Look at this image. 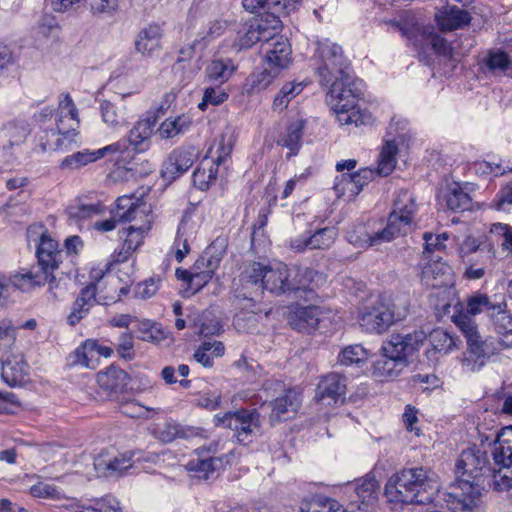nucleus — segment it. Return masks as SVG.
<instances>
[{"mask_svg":"<svg viewBox=\"0 0 512 512\" xmlns=\"http://www.w3.org/2000/svg\"><path fill=\"white\" fill-rule=\"evenodd\" d=\"M438 489L433 471L415 467L392 475L385 485V495L391 503L427 504L432 502Z\"/></svg>","mask_w":512,"mask_h":512,"instance_id":"1","label":"nucleus"},{"mask_svg":"<svg viewBox=\"0 0 512 512\" xmlns=\"http://www.w3.org/2000/svg\"><path fill=\"white\" fill-rule=\"evenodd\" d=\"M327 86H330L327 102L336 113L340 124L359 126L371 122L370 113L357 109L358 96L349 86V75L343 80L336 78Z\"/></svg>","mask_w":512,"mask_h":512,"instance_id":"2","label":"nucleus"},{"mask_svg":"<svg viewBox=\"0 0 512 512\" xmlns=\"http://www.w3.org/2000/svg\"><path fill=\"white\" fill-rule=\"evenodd\" d=\"M57 130H51L53 143H44L52 151H70L78 146L77 127L79 125L78 110L71 97L66 94L59 101L56 114Z\"/></svg>","mask_w":512,"mask_h":512,"instance_id":"3","label":"nucleus"},{"mask_svg":"<svg viewBox=\"0 0 512 512\" xmlns=\"http://www.w3.org/2000/svg\"><path fill=\"white\" fill-rule=\"evenodd\" d=\"M405 317L390 300L378 298L366 304L359 313L360 326L369 333L381 334Z\"/></svg>","mask_w":512,"mask_h":512,"instance_id":"4","label":"nucleus"},{"mask_svg":"<svg viewBox=\"0 0 512 512\" xmlns=\"http://www.w3.org/2000/svg\"><path fill=\"white\" fill-rule=\"evenodd\" d=\"M443 499L454 512H472L482 504V487L479 482L459 477L448 486Z\"/></svg>","mask_w":512,"mask_h":512,"instance_id":"5","label":"nucleus"},{"mask_svg":"<svg viewBox=\"0 0 512 512\" xmlns=\"http://www.w3.org/2000/svg\"><path fill=\"white\" fill-rule=\"evenodd\" d=\"M493 459L499 469L494 472L492 486L494 490L506 491L512 488V426L505 427L497 437V446Z\"/></svg>","mask_w":512,"mask_h":512,"instance_id":"6","label":"nucleus"},{"mask_svg":"<svg viewBox=\"0 0 512 512\" xmlns=\"http://www.w3.org/2000/svg\"><path fill=\"white\" fill-rule=\"evenodd\" d=\"M227 243L224 238H216L203 252L193 266V275L189 288L193 292L202 289L213 277L226 252Z\"/></svg>","mask_w":512,"mask_h":512,"instance_id":"7","label":"nucleus"},{"mask_svg":"<svg viewBox=\"0 0 512 512\" xmlns=\"http://www.w3.org/2000/svg\"><path fill=\"white\" fill-rule=\"evenodd\" d=\"M317 51L321 60V64L317 67V73L322 85H328L336 78L343 80L348 76V64L339 45L324 40L319 42Z\"/></svg>","mask_w":512,"mask_h":512,"instance_id":"8","label":"nucleus"},{"mask_svg":"<svg viewBox=\"0 0 512 512\" xmlns=\"http://www.w3.org/2000/svg\"><path fill=\"white\" fill-rule=\"evenodd\" d=\"M464 334L469 352L477 359H488L504 350L503 343L495 336H483L475 322L466 315L456 321Z\"/></svg>","mask_w":512,"mask_h":512,"instance_id":"9","label":"nucleus"},{"mask_svg":"<svg viewBox=\"0 0 512 512\" xmlns=\"http://www.w3.org/2000/svg\"><path fill=\"white\" fill-rule=\"evenodd\" d=\"M216 424L235 432L237 441L247 445L251 436L260 431L262 423L257 409H240L228 412L222 417H215Z\"/></svg>","mask_w":512,"mask_h":512,"instance_id":"10","label":"nucleus"},{"mask_svg":"<svg viewBox=\"0 0 512 512\" xmlns=\"http://www.w3.org/2000/svg\"><path fill=\"white\" fill-rule=\"evenodd\" d=\"M153 208L143 194L123 195L116 200L115 217L119 222H135L134 225L148 224L152 228L154 222Z\"/></svg>","mask_w":512,"mask_h":512,"instance_id":"11","label":"nucleus"},{"mask_svg":"<svg viewBox=\"0 0 512 512\" xmlns=\"http://www.w3.org/2000/svg\"><path fill=\"white\" fill-rule=\"evenodd\" d=\"M393 27L401 32L408 39H414L416 45H420L423 49L431 48L434 53L443 57H451L452 49L450 44L437 33L433 28L425 27L421 31L414 24L406 22H394Z\"/></svg>","mask_w":512,"mask_h":512,"instance_id":"12","label":"nucleus"},{"mask_svg":"<svg viewBox=\"0 0 512 512\" xmlns=\"http://www.w3.org/2000/svg\"><path fill=\"white\" fill-rule=\"evenodd\" d=\"M266 266L254 262L245 272V280L242 288L237 291L233 298L235 306L242 308L254 307L255 299L263 293Z\"/></svg>","mask_w":512,"mask_h":512,"instance_id":"13","label":"nucleus"},{"mask_svg":"<svg viewBox=\"0 0 512 512\" xmlns=\"http://www.w3.org/2000/svg\"><path fill=\"white\" fill-rule=\"evenodd\" d=\"M427 335L423 330H416L408 334H393L384 342L382 352L391 357L403 360L408 366V358L423 345Z\"/></svg>","mask_w":512,"mask_h":512,"instance_id":"14","label":"nucleus"},{"mask_svg":"<svg viewBox=\"0 0 512 512\" xmlns=\"http://www.w3.org/2000/svg\"><path fill=\"white\" fill-rule=\"evenodd\" d=\"M415 227L414 219H411L409 216L390 212L386 227L373 235H367L364 239L356 240V242H360L363 245L366 244L367 246L380 245L397 237L407 235L412 232Z\"/></svg>","mask_w":512,"mask_h":512,"instance_id":"15","label":"nucleus"},{"mask_svg":"<svg viewBox=\"0 0 512 512\" xmlns=\"http://www.w3.org/2000/svg\"><path fill=\"white\" fill-rule=\"evenodd\" d=\"M415 227L414 219H411L409 216L390 212L386 227L373 235H367L364 239L356 240V242H360L363 245L366 244L367 246L380 245L397 237L407 235L412 232Z\"/></svg>","mask_w":512,"mask_h":512,"instance_id":"16","label":"nucleus"},{"mask_svg":"<svg viewBox=\"0 0 512 512\" xmlns=\"http://www.w3.org/2000/svg\"><path fill=\"white\" fill-rule=\"evenodd\" d=\"M270 408L269 423L275 426L277 423L293 419L301 406L300 394L294 390H287L268 404H262L261 408Z\"/></svg>","mask_w":512,"mask_h":512,"instance_id":"17","label":"nucleus"},{"mask_svg":"<svg viewBox=\"0 0 512 512\" xmlns=\"http://www.w3.org/2000/svg\"><path fill=\"white\" fill-rule=\"evenodd\" d=\"M486 464V453L469 448L462 451L456 463V473L461 478L467 476L466 479L472 478L471 481L479 482V477L486 468Z\"/></svg>","mask_w":512,"mask_h":512,"instance_id":"18","label":"nucleus"},{"mask_svg":"<svg viewBox=\"0 0 512 512\" xmlns=\"http://www.w3.org/2000/svg\"><path fill=\"white\" fill-rule=\"evenodd\" d=\"M199 228V221L191 214L182 217L174 241L175 258L179 263L189 254L190 243L196 239Z\"/></svg>","mask_w":512,"mask_h":512,"instance_id":"19","label":"nucleus"},{"mask_svg":"<svg viewBox=\"0 0 512 512\" xmlns=\"http://www.w3.org/2000/svg\"><path fill=\"white\" fill-rule=\"evenodd\" d=\"M36 255L43 274H48L57 269L63 261L64 251L59 249L57 241L43 233L37 247Z\"/></svg>","mask_w":512,"mask_h":512,"instance_id":"20","label":"nucleus"},{"mask_svg":"<svg viewBox=\"0 0 512 512\" xmlns=\"http://www.w3.org/2000/svg\"><path fill=\"white\" fill-rule=\"evenodd\" d=\"M374 177V172L371 169L365 168L353 174L345 173L338 180L334 189L339 196H347L349 199L357 196Z\"/></svg>","mask_w":512,"mask_h":512,"instance_id":"21","label":"nucleus"},{"mask_svg":"<svg viewBox=\"0 0 512 512\" xmlns=\"http://www.w3.org/2000/svg\"><path fill=\"white\" fill-rule=\"evenodd\" d=\"M1 376L11 387L22 386L29 380V365L22 355H9L2 362Z\"/></svg>","mask_w":512,"mask_h":512,"instance_id":"22","label":"nucleus"},{"mask_svg":"<svg viewBox=\"0 0 512 512\" xmlns=\"http://www.w3.org/2000/svg\"><path fill=\"white\" fill-rule=\"evenodd\" d=\"M290 270L289 293L304 292L305 294H312L314 286H318L325 281L324 276L312 268L295 266Z\"/></svg>","mask_w":512,"mask_h":512,"instance_id":"23","label":"nucleus"},{"mask_svg":"<svg viewBox=\"0 0 512 512\" xmlns=\"http://www.w3.org/2000/svg\"><path fill=\"white\" fill-rule=\"evenodd\" d=\"M197 156L194 147H183L174 150L164 164V176L175 179L193 165Z\"/></svg>","mask_w":512,"mask_h":512,"instance_id":"24","label":"nucleus"},{"mask_svg":"<svg viewBox=\"0 0 512 512\" xmlns=\"http://www.w3.org/2000/svg\"><path fill=\"white\" fill-rule=\"evenodd\" d=\"M346 381L338 373H330L322 378L317 386V398L327 404H336L345 395Z\"/></svg>","mask_w":512,"mask_h":512,"instance_id":"25","label":"nucleus"},{"mask_svg":"<svg viewBox=\"0 0 512 512\" xmlns=\"http://www.w3.org/2000/svg\"><path fill=\"white\" fill-rule=\"evenodd\" d=\"M452 281L453 275L451 267L444 262L439 260L429 261L422 269L421 282L427 287H446L450 285Z\"/></svg>","mask_w":512,"mask_h":512,"instance_id":"26","label":"nucleus"},{"mask_svg":"<svg viewBox=\"0 0 512 512\" xmlns=\"http://www.w3.org/2000/svg\"><path fill=\"white\" fill-rule=\"evenodd\" d=\"M155 126V119L148 117L139 119L128 132V144L137 153L146 152L151 145V137Z\"/></svg>","mask_w":512,"mask_h":512,"instance_id":"27","label":"nucleus"},{"mask_svg":"<svg viewBox=\"0 0 512 512\" xmlns=\"http://www.w3.org/2000/svg\"><path fill=\"white\" fill-rule=\"evenodd\" d=\"M265 58L264 63L282 71L287 68L290 63L291 47L288 39L284 36H279L273 42L264 48Z\"/></svg>","mask_w":512,"mask_h":512,"instance_id":"28","label":"nucleus"},{"mask_svg":"<svg viewBox=\"0 0 512 512\" xmlns=\"http://www.w3.org/2000/svg\"><path fill=\"white\" fill-rule=\"evenodd\" d=\"M291 270L284 263L275 266H266L263 290L280 295L289 292V278Z\"/></svg>","mask_w":512,"mask_h":512,"instance_id":"29","label":"nucleus"},{"mask_svg":"<svg viewBox=\"0 0 512 512\" xmlns=\"http://www.w3.org/2000/svg\"><path fill=\"white\" fill-rule=\"evenodd\" d=\"M163 31L158 25H149L143 28L135 40V49L144 57H151L161 50Z\"/></svg>","mask_w":512,"mask_h":512,"instance_id":"30","label":"nucleus"},{"mask_svg":"<svg viewBox=\"0 0 512 512\" xmlns=\"http://www.w3.org/2000/svg\"><path fill=\"white\" fill-rule=\"evenodd\" d=\"M406 367L403 360L383 352L373 363L372 375L378 381H390L397 378Z\"/></svg>","mask_w":512,"mask_h":512,"instance_id":"31","label":"nucleus"},{"mask_svg":"<svg viewBox=\"0 0 512 512\" xmlns=\"http://www.w3.org/2000/svg\"><path fill=\"white\" fill-rule=\"evenodd\" d=\"M320 309L317 306L297 308L290 316V324L299 331L310 332L319 324Z\"/></svg>","mask_w":512,"mask_h":512,"instance_id":"32","label":"nucleus"},{"mask_svg":"<svg viewBox=\"0 0 512 512\" xmlns=\"http://www.w3.org/2000/svg\"><path fill=\"white\" fill-rule=\"evenodd\" d=\"M280 70L271 67L263 62V70L252 73L245 81L244 90L248 94L266 89L273 80L280 74Z\"/></svg>","mask_w":512,"mask_h":512,"instance_id":"33","label":"nucleus"},{"mask_svg":"<svg viewBox=\"0 0 512 512\" xmlns=\"http://www.w3.org/2000/svg\"><path fill=\"white\" fill-rule=\"evenodd\" d=\"M48 279L52 282L55 278L51 273L44 274V276H42L25 269L15 272L9 276V282L14 287L24 292L30 291L34 287L44 284Z\"/></svg>","mask_w":512,"mask_h":512,"instance_id":"34","label":"nucleus"},{"mask_svg":"<svg viewBox=\"0 0 512 512\" xmlns=\"http://www.w3.org/2000/svg\"><path fill=\"white\" fill-rule=\"evenodd\" d=\"M191 125L192 118L189 115L169 117L160 124L157 134L161 139H171L187 131Z\"/></svg>","mask_w":512,"mask_h":512,"instance_id":"35","label":"nucleus"},{"mask_svg":"<svg viewBox=\"0 0 512 512\" xmlns=\"http://www.w3.org/2000/svg\"><path fill=\"white\" fill-rule=\"evenodd\" d=\"M442 201L447 209L454 212L468 210L471 207L472 199L458 184L449 186L442 194Z\"/></svg>","mask_w":512,"mask_h":512,"instance_id":"36","label":"nucleus"},{"mask_svg":"<svg viewBox=\"0 0 512 512\" xmlns=\"http://www.w3.org/2000/svg\"><path fill=\"white\" fill-rule=\"evenodd\" d=\"M127 382V373L115 366H110L97 374L98 385L106 391H118L125 387Z\"/></svg>","mask_w":512,"mask_h":512,"instance_id":"37","label":"nucleus"},{"mask_svg":"<svg viewBox=\"0 0 512 512\" xmlns=\"http://www.w3.org/2000/svg\"><path fill=\"white\" fill-rule=\"evenodd\" d=\"M484 62L491 73L512 78V60L504 51L499 49L489 51Z\"/></svg>","mask_w":512,"mask_h":512,"instance_id":"38","label":"nucleus"},{"mask_svg":"<svg viewBox=\"0 0 512 512\" xmlns=\"http://www.w3.org/2000/svg\"><path fill=\"white\" fill-rule=\"evenodd\" d=\"M304 127L305 121L297 119L287 126L286 132L279 139L278 143L290 150V156L296 154L300 148Z\"/></svg>","mask_w":512,"mask_h":512,"instance_id":"39","label":"nucleus"},{"mask_svg":"<svg viewBox=\"0 0 512 512\" xmlns=\"http://www.w3.org/2000/svg\"><path fill=\"white\" fill-rule=\"evenodd\" d=\"M235 67L231 60L214 59L206 67L209 81L223 84L232 76Z\"/></svg>","mask_w":512,"mask_h":512,"instance_id":"40","label":"nucleus"},{"mask_svg":"<svg viewBox=\"0 0 512 512\" xmlns=\"http://www.w3.org/2000/svg\"><path fill=\"white\" fill-rule=\"evenodd\" d=\"M431 349L427 350L428 356L435 353H448L456 347V340L441 328L434 329L429 334Z\"/></svg>","mask_w":512,"mask_h":512,"instance_id":"41","label":"nucleus"},{"mask_svg":"<svg viewBox=\"0 0 512 512\" xmlns=\"http://www.w3.org/2000/svg\"><path fill=\"white\" fill-rule=\"evenodd\" d=\"M220 465V460L217 458H206V459H191L187 465L186 468L190 472H194V477L202 480H209L211 479L218 466Z\"/></svg>","mask_w":512,"mask_h":512,"instance_id":"42","label":"nucleus"},{"mask_svg":"<svg viewBox=\"0 0 512 512\" xmlns=\"http://www.w3.org/2000/svg\"><path fill=\"white\" fill-rule=\"evenodd\" d=\"M240 311L234 316L233 324L235 328L240 332L250 333L256 329L257 326V313L259 308L257 307V299H255L254 307L242 308L236 306Z\"/></svg>","mask_w":512,"mask_h":512,"instance_id":"43","label":"nucleus"},{"mask_svg":"<svg viewBox=\"0 0 512 512\" xmlns=\"http://www.w3.org/2000/svg\"><path fill=\"white\" fill-rule=\"evenodd\" d=\"M28 135V129L24 124L9 123L0 130V141L3 149L24 142Z\"/></svg>","mask_w":512,"mask_h":512,"instance_id":"44","label":"nucleus"},{"mask_svg":"<svg viewBox=\"0 0 512 512\" xmlns=\"http://www.w3.org/2000/svg\"><path fill=\"white\" fill-rule=\"evenodd\" d=\"M391 212L398 215L409 216L411 219L415 220L417 205L414 195L408 190H399L393 201V210Z\"/></svg>","mask_w":512,"mask_h":512,"instance_id":"45","label":"nucleus"},{"mask_svg":"<svg viewBox=\"0 0 512 512\" xmlns=\"http://www.w3.org/2000/svg\"><path fill=\"white\" fill-rule=\"evenodd\" d=\"M398 147L394 141H386L379 155L377 173L381 176L391 174L396 165Z\"/></svg>","mask_w":512,"mask_h":512,"instance_id":"46","label":"nucleus"},{"mask_svg":"<svg viewBox=\"0 0 512 512\" xmlns=\"http://www.w3.org/2000/svg\"><path fill=\"white\" fill-rule=\"evenodd\" d=\"M354 491L362 504L373 503L376 499L379 484L374 477L365 476L353 484Z\"/></svg>","mask_w":512,"mask_h":512,"instance_id":"47","label":"nucleus"},{"mask_svg":"<svg viewBox=\"0 0 512 512\" xmlns=\"http://www.w3.org/2000/svg\"><path fill=\"white\" fill-rule=\"evenodd\" d=\"M337 238V230L334 227L317 229L308 237L309 249H328Z\"/></svg>","mask_w":512,"mask_h":512,"instance_id":"48","label":"nucleus"},{"mask_svg":"<svg viewBox=\"0 0 512 512\" xmlns=\"http://www.w3.org/2000/svg\"><path fill=\"white\" fill-rule=\"evenodd\" d=\"M96 340L88 339L73 353V364H80L87 368H94V364L98 362L95 357Z\"/></svg>","mask_w":512,"mask_h":512,"instance_id":"49","label":"nucleus"},{"mask_svg":"<svg viewBox=\"0 0 512 512\" xmlns=\"http://www.w3.org/2000/svg\"><path fill=\"white\" fill-rule=\"evenodd\" d=\"M256 24V29L259 30L260 41H265V47L268 46L271 42L274 41L276 37L280 35H276V31L280 26V20L276 16H266L265 18L261 17L259 19H254Z\"/></svg>","mask_w":512,"mask_h":512,"instance_id":"50","label":"nucleus"},{"mask_svg":"<svg viewBox=\"0 0 512 512\" xmlns=\"http://www.w3.org/2000/svg\"><path fill=\"white\" fill-rule=\"evenodd\" d=\"M150 230L148 224L130 225L122 231L125 234L123 245L127 247L128 251L135 252Z\"/></svg>","mask_w":512,"mask_h":512,"instance_id":"51","label":"nucleus"},{"mask_svg":"<svg viewBox=\"0 0 512 512\" xmlns=\"http://www.w3.org/2000/svg\"><path fill=\"white\" fill-rule=\"evenodd\" d=\"M474 252H479V255L483 258V262H489L494 257V251L489 246L481 247L478 239L472 236L465 237L459 244V254L461 257H465Z\"/></svg>","mask_w":512,"mask_h":512,"instance_id":"52","label":"nucleus"},{"mask_svg":"<svg viewBox=\"0 0 512 512\" xmlns=\"http://www.w3.org/2000/svg\"><path fill=\"white\" fill-rule=\"evenodd\" d=\"M95 161H97V157L94 150H83L66 156L60 163V168L62 170H76Z\"/></svg>","mask_w":512,"mask_h":512,"instance_id":"53","label":"nucleus"},{"mask_svg":"<svg viewBox=\"0 0 512 512\" xmlns=\"http://www.w3.org/2000/svg\"><path fill=\"white\" fill-rule=\"evenodd\" d=\"M138 331L143 341L157 344L166 339V333L161 325L149 320L140 321Z\"/></svg>","mask_w":512,"mask_h":512,"instance_id":"54","label":"nucleus"},{"mask_svg":"<svg viewBox=\"0 0 512 512\" xmlns=\"http://www.w3.org/2000/svg\"><path fill=\"white\" fill-rule=\"evenodd\" d=\"M304 83H286L280 90L279 94L276 95L273 107L274 109L282 110L287 107L288 103L302 92L304 89Z\"/></svg>","mask_w":512,"mask_h":512,"instance_id":"55","label":"nucleus"},{"mask_svg":"<svg viewBox=\"0 0 512 512\" xmlns=\"http://www.w3.org/2000/svg\"><path fill=\"white\" fill-rule=\"evenodd\" d=\"M495 330L498 338L503 343V348H512V316L501 313L496 320Z\"/></svg>","mask_w":512,"mask_h":512,"instance_id":"56","label":"nucleus"},{"mask_svg":"<svg viewBox=\"0 0 512 512\" xmlns=\"http://www.w3.org/2000/svg\"><path fill=\"white\" fill-rule=\"evenodd\" d=\"M100 111L103 122L109 127L115 129L126 124V119L118 113L116 107L111 102L102 101Z\"/></svg>","mask_w":512,"mask_h":512,"instance_id":"57","label":"nucleus"},{"mask_svg":"<svg viewBox=\"0 0 512 512\" xmlns=\"http://www.w3.org/2000/svg\"><path fill=\"white\" fill-rule=\"evenodd\" d=\"M367 358V351L358 344L344 348L339 354L338 360L343 365L357 364Z\"/></svg>","mask_w":512,"mask_h":512,"instance_id":"58","label":"nucleus"},{"mask_svg":"<svg viewBox=\"0 0 512 512\" xmlns=\"http://www.w3.org/2000/svg\"><path fill=\"white\" fill-rule=\"evenodd\" d=\"M260 41L259 30L256 29L255 20L251 21L248 25L243 27L238 32L236 44L240 49L249 48Z\"/></svg>","mask_w":512,"mask_h":512,"instance_id":"59","label":"nucleus"},{"mask_svg":"<svg viewBox=\"0 0 512 512\" xmlns=\"http://www.w3.org/2000/svg\"><path fill=\"white\" fill-rule=\"evenodd\" d=\"M227 99L228 94L223 88L209 87L205 89L202 101L199 103L198 107L204 111L208 105L218 106L224 103Z\"/></svg>","mask_w":512,"mask_h":512,"instance_id":"60","label":"nucleus"},{"mask_svg":"<svg viewBox=\"0 0 512 512\" xmlns=\"http://www.w3.org/2000/svg\"><path fill=\"white\" fill-rule=\"evenodd\" d=\"M30 493L35 498H44L50 500H60L63 498V493L58 490L54 485L38 482L30 488Z\"/></svg>","mask_w":512,"mask_h":512,"instance_id":"61","label":"nucleus"},{"mask_svg":"<svg viewBox=\"0 0 512 512\" xmlns=\"http://www.w3.org/2000/svg\"><path fill=\"white\" fill-rule=\"evenodd\" d=\"M209 42V33L207 35H203L200 38H196L192 43H189L183 46L179 50V57L177 62L189 61L191 60L197 49H204Z\"/></svg>","mask_w":512,"mask_h":512,"instance_id":"62","label":"nucleus"},{"mask_svg":"<svg viewBox=\"0 0 512 512\" xmlns=\"http://www.w3.org/2000/svg\"><path fill=\"white\" fill-rule=\"evenodd\" d=\"M496 308L486 295H477L471 297L467 303V313L469 315H477L483 311H490Z\"/></svg>","mask_w":512,"mask_h":512,"instance_id":"63","label":"nucleus"},{"mask_svg":"<svg viewBox=\"0 0 512 512\" xmlns=\"http://www.w3.org/2000/svg\"><path fill=\"white\" fill-rule=\"evenodd\" d=\"M494 206L499 211L512 210V181L499 191Z\"/></svg>","mask_w":512,"mask_h":512,"instance_id":"64","label":"nucleus"}]
</instances>
